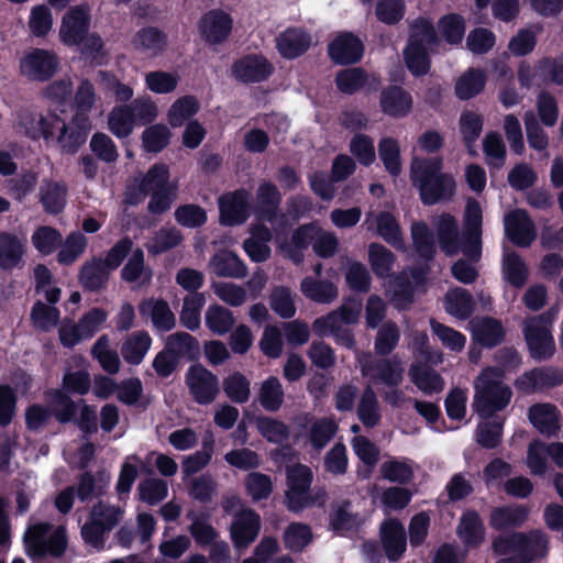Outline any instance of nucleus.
Listing matches in <instances>:
<instances>
[{"mask_svg": "<svg viewBox=\"0 0 563 563\" xmlns=\"http://www.w3.org/2000/svg\"><path fill=\"white\" fill-rule=\"evenodd\" d=\"M441 157L415 158L411 163L410 178L418 189L419 197L424 206H434L450 201L456 191L453 176L443 173Z\"/></svg>", "mask_w": 563, "mask_h": 563, "instance_id": "1", "label": "nucleus"}, {"mask_svg": "<svg viewBox=\"0 0 563 563\" xmlns=\"http://www.w3.org/2000/svg\"><path fill=\"white\" fill-rule=\"evenodd\" d=\"M473 409L482 419L503 411L512 397L511 388L503 382V369L486 367L475 383Z\"/></svg>", "mask_w": 563, "mask_h": 563, "instance_id": "2", "label": "nucleus"}, {"mask_svg": "<svg viewBox=\"0 0 563 563\" xmlns=\"http://www.w3.org/2000/svg\"><path fill=\"white\" fill-rule=\"evenodd\" d=\"M555 320L552 310L528 318L522 328L530 357L537 362L551 360L555 354V341L551 332Z\"/></svg>", "mask_w": 563, "mask_h": 563, "instance_id": "3", "label": "nucleus"}, {"mask_svg": "<svg viewBox=\"0 0 563 563\" xmlns=\"http://www.w3.org/2000/svg\"><path fill=\"white\" fill-rule=\"evenodd\" d=\"M52 526L37 522L26 530L23 537L25 552L30 558H60L67 549V536L64 528H57L48 538Z\"/></svg>", "mask_w": 563, "mask_h": 563, "instance_id": "4", "label": "nucleus"}, {"mask_svg": "<svg viewBox=\"0 0 563 563\" xmlns=\"http://www.w3.org/2000/svg\"><path fill=\"white\" fill-rule=\"evenodd\" d=\"M231 76L243 85L262 84L275 73L274 64L262 53H247L231 65Z\"/></svg>", "mask_w": 563, "mask_h": 563, "instance_id": "5", "label": "nucleus"}, {"mask_svg": "<svg viewBox=\"0 0 563 563\" xmlns=\"http://www.w3.org/2000/svg\"><path fill=\"white\" fill-rule=\"evenodd\" d=\"M185 383L190 396L199 405L212 404L220 393L218 376L200 363L188 367Z\"/></svg>", "mask_w": 563, "mask_h": 563, "instance_id": "6", "label": "nucleus"}, {"mask_svg": "<svg viewBox=\"0 0 563 563\" xmlns=\"http://www.w3.org/2000/svg\"><path fill=\"white\" fill-rule=\"evenodd\" d=\"M59 67V60L54 52L33 48L20 60L21 75L31 81L45 82L51 80Z\"/></svg>", "mask_w": 563, "mask_h": 563, "instance_id": "7", "label": "nucleus"}, {"mask_svg": "<svg viewBox=\"0 0 563 563\" xmlns=\"http://www.w3.org/2000/svg\"><path fill=\"white\" fill-rule=\"evenodd\" d=\"M250 198L251 194L245 188L220 196L218 205L221 224L228 227L244 224L253 213Z\"/></svg>", "mask_w": 563, "mask_h": 563, "instance_id": "8", "label": "nucleus"}, {"mask_svg": "<svg viewBox=\"0 0 563 563\" xmlns=\"http://www.w3.org/2000/svg\"><path fill=\"white\" fill-rule=\"evenodd\" d=\"M283 196L277 186L271 181H263L256 190L255 203L252 211L257 221H267L271 224L286 222V214L280 211Z\"/></svg>", "mask_w": 563, "mask_h": 563, "instance_id": "9", "label": "nucleus"}, {"mask_svg": "<svg viewBox=\"0 0 563 563\" xmlns=\"http://www.w3.org/2000/svg\"><path fill=\"white\" fill-rule=\"evenodd\" d=\"M516 554L503 559L506 563H532L548 553L549 540L541 530L515 532Z\"/></svg>", "mask_w": 563, "mask_h": 563, "instance_id": "10", "label": "nucleus"}, {"mask_svg": "<svg viewBox=\"0 0 563 563\" xmlns=\"http://www.w3.org/2000/svg\"><path fill=\"white\" fill-rule=\"evenodd\" d=\"M60 133L57 136V143L63 154L75 155L79 148L86 143L91 131V122L89 117L81 113H75L69 121L65 123L62 119Z\"/></svg>", "mask_w": 563, "mask_h": 563, "instance_id": "11", "label": "nucleus"}, {"mask_svg": "<svg viewBox=\"0 0 563 563\" xmlns=\"http://www.w3.org/2000/svg\"><path fill=\"white\" fill-rule=\"evenodd\" d=\"M505 234L518 247H529L537 238L536 225L525 209H515L505 214Z\"/></svg>", "mask_w": 563, "mask_h": 563, "instance_id": "12", "label": "nucleus"}, {"mask_svg": "<svg viewBox=\"0 0 563 563\" xmlns=\"http://www.w3.org/2000/svg\"><path fill=\"white\" fill-rule=\"evenodd\" d=\"M563 384V371L553 366L534 367L516 378L514 385L523 394L550 389Z\"/></svg>", "mask_w": 563, "mask_h": 563, "instance_id": "13", "label": "nucleus"}, {"mask_svg": "<svg viewBox=\"0 0 563 563\" xmlns=\"http://www.w3.org/2000/svg\"><path fill=\"white\" fill-rule=\"evenodd\" d=\"M379 540L390 562L400 560L407 550V532L398 518H387L379 526Z\"/></svg>", "mask_w": 563, "mask_h": 563, "instance_id": "14", "label": "nucleus"}, {"mask_svg": "<svg viewBox=\"0 0 563 563\" xmlns=\"http://www.w3.org/2000/svg\"><path fill=\"white\" fill-rule=\"evenodd\" d=\"M260 530V515L251 508L241 510L234 516L231 523V540L236 549H245L256 540Z\"/></svg>", "mask_w": 563, "mask_h": 563, "instance_id": "15", "label": "nucleus"}, {"mask_svg": "<svg viewBox=\"0 0 563 563\" xmlns=\"http://www.w3.org/2000/svg\"><path fill=\"white\" fill-rule=\"evenodd\" d=\"M361 372L363 376H368L373 380H378L388 387H397L404 379V369L397 360L367 358L361 362Z\"/></svg>", "mask_w": 563, "mask_h": 563, "instance_id": "16", "label": "nucleus"}, {"mask_svg": "<svg viewBox=\"0 0 563 563\" xmlns=\"http://www.w3.org/2000/svg\"><path fill=\"white\" fill-rule=\"evenodd\" d=\"M411 95L400 86L385 87L379 97V107L384 114L400 119L407 117L412 110Z\"/></svg>", "mask_w": 563, "mask_h": 563, "instance_id": "17", "label": "nucleus"}, {"mask_svg": "<svg viewBox=\"0 0 563 563\" xmlns=\"http://www.w3.org/2000/svg\"><path fill=\"white\" fill-rule=\"evenodd\" d=\"M139 312L142 317H150L153 327L159 332H168L176 327V317L168 302L162 298L142 300Z\"/></svg>", "mask_w": 563, "mask_h": 563, "instance_id": "18", "label": "nucleus"}, {"mask_svg": "<svg viewBox=\"0 0 563 563\" xmlns=\"http://www.w3.org/2000/svg\"><path fill=\"white\" fill-rule=\"evenodd\" d=\"M111 272L101 262V257L86 261L78 273V283L85 291L98 292L107 288Z\"/></svg>", "mask_w": 563, "mask_h": 563, "instance_id": "19", "label": "nucleus"}, {"mask_svg": "<svg viewBox=\"0 0 563 563\" xmlns=\"http://www.w3.org/2000/svg\"><path fill=\"white\" fill-rule=\"evenodd\" d=\"M364 45L361 37H334L328 45V54L336 65H352L362 59Z\"/></svg>", "mask_w": 563, "mask_h": 563, "instance_id": "20", "label": "nucleus"}, {"mask_svg": "<svg viewBox=\"0 0 563 563\" xmlns=\"http://www.w3.org/2000/svg\"><path fill=\"white\" fill-rule=\"evenodd\" d=\"M456 534L466 548L476 549L485 540L484 522L476 510H465L456 527Z\"/></svg>", "mask_w": 563, "mask_h": 563, "instance_id": "21", "label": "nucleus"}, {"mask_svg": "<svg viewBox=\"0 0 563 563\" xmlns=\"http://www.w3.org/2000/svg\"><path fill=\"white\" fill-rule=\"evenodd\" d=\"M528 417L531 424L544 435H555L560 429L559 410L552 404L532 405L529 408Z\"/></svg>", "mask_w": 563, "mask_h": 563, "instance_id": "22", "label": "nucleus"}, {"mask_svg": "<svg viewBox=\"0 0 563 563\" xmlns=\"http://www.w3.org/2000/svg\"><path fill=\"white\" fill-rule=\"evenodd\" d=\"M68 188L62 181L48 180L40 187V202L48 214L62 213L67 203Z\"/></svg>", "mask_w": 563, "mask_h": 563, "instance_id": "23", "label": "nucleus"}, {"mask_svg": "<svg viewBox=\"0 0 563 563\" xmlns=\"http://www.w3.org/2000/svg\"><path fill=\"white\" fill-rule=\"evenodd\" d=\"M213 273L219 277L243 278L247 267L243 261L230 250H220L210 260Z\"/></svg>", "mask_w": 563, "mask_h": 563, "instance_id": "24", "label": "nucleus"}, {"mask_svg": "<svg viewBox=\"0 0 563 563\" xmlns=\"http://www.w3.org/2000/svg\"><path fill=\"white\" fill-rule=\"evenodd\" d=\"M45 397L51 405L53 417L62 424L73 422L77 415V402L70 394L59 388H51L45 391Z\"/></svg>", "mask_w": 563, "mask_h": 563, "instance_id": "25", "label": "nucleus"}, {"mask_svg": "<svg viewBox=\"0 0 563 563\" xmlns=\"http://www.w3.org/2000/svg\"><path fill=\"white\" fill-rule=\"evenodd\" d=\"M152 338L145 330L130 334L121 345V355L130 365H139L143 362L151 349Z\"/></svg>", "mask_w": 563, "mask_h": 563, "instance_id": "26", "label": "nucleus"}, {"mask_svg": "<svg viewBox=\"0 0 563 563\" xmlns=\"http://www.w3.org/2000/svg\"><path fill=\"white\" fill-rule=\"evenodd\" d=\"M59 121H62V118L57 114H53L51 118L43 115L36 118L34 114L29 113L21 117L19 124L24 129V134L27 137L32 140H38L40 137L49 140L53 137L54 130Z\"/></svg>", "mask_w": 563, "mask_h": 563, "instance_id": "27", "label": "nucleus"}, {"mask_svg": "<svg viewBox=\"0 0 563 563\" xmlns=\"http://www.w3.org/2000/svg\"><path fill=\"white\" fill-rule=\"evenodd\" d=\"M25 247L13 233L0 232V269L10 271L22 262Z\"/></svg>", "mask_w": 563, "mask_h": 563, "instance_id": "28", "label": "nucleus"}, {"mask_svg": "<svg viewBox=\"0 0 563 563\" xmlns=\"http://www.w3.org/2000/svg\"><path fill=\"white\" fill-rule=\"evenodd\" d=\"M313 239L314 225L301 224L292 232L290 242L282 245V250L295 264H300L303 261V251L309 247Z\"/></svg>", "mask_w": 563, "mask_h": 563, "instance_id": "29", "label": "nucleus"}, {"mask_svg": "<svg viewBox=\"0 0 563 563\" xmlns=\"http://www.w3.org/2000/svg\"><path fill=\"white\" fill-rule=\"evenodd\" d=\"M165 345L180 358L197 362L201 354L199 341L188 332H176L167 336Z\"/></svg>", "mask_w": 563, "mask_h": 563, "instance_id": "30", "label": "nucleus"}, {"mask_svg": "<svg viewBox=\"0 0 563 563\" xmlns=\"http://www.w3.org/2000/svg\"><path fill=\"white\" fill-rule=\"evenodd\" d=\"M529 510L525 506H501L494 508L490 514V526L501 531L508 528L521 527L527 520Z\"/></svg>", "mask_w": 563, "mask_h": 563, "instance_id": "31", "label": "nucleus"}, {"mask_svg": "<svg viewBox=\"0 0 563 563\" xmlns=\"http://www.w3.org/2000/svg\"><path fill=\"white\" fill-rule=\"evenodd\" d=\"M487 81L486 73L481 68L467 69L455 84V96L460 100H470L479 95Z\"/></svg>", "mask_w": 563, "mask_h": 563, "instance_id": "32", "label": "nucleus"}, {"mask_svg": "<svg viewBox=\"0 0 563 563\" xmlns=\"http://www.w3.org/2000/svg\"><path fill=\"white\" fill-rule=\"evenodd\" d=\"M474 308V298L465 288L455 287L445 295V310L457 319H468L473 314Z\"/></svg>", "mask_w": 563, "mask_h": 563, "instance_id": "33", "label": "nucleus"}, {"mask_svg": "<svg viewBox=\"0 0 563 563\" xmlns=\"http://www.w3.org/2000/svg\"><path fill=\"white\" fill-rule=\"evenodd\" d=\"M411 239L416 253L427 263L433 261L437 246L433 232L424 221L413 222L411 225Z\"/></svg>", "mask_w": 563, "mask_h": 563, "instance_id": "34", "label": "nucleus"}, {"mask_svg": "<svg viewBox=\"0 0 563 563\" xmlns=\"http://www.w3.org/2000/svg\"><path fill=\"white\" fill-rule=\"evenodd\" d=\"M437 236L441 250L446 255H454L459 251V227L455 218L450 213H442L437 223Z\"/></svg>", "mask_w": 563, "mask_h": 563, "instance_id": "35", "label": "nucleus"}, {"mask_svg": "<svg viewBox=\"0 0 563 563\" xmlns=\"http://www.w3.org/2000/svg\"><path fill=\"white\" fill-rule=\"evenodd\" d=\"M300 290L305 297L318 303H330L338 297V288L332 282L310 276L301 280Z\"/></svg>", "mask_w": 563, "mask_h": 563, "instance_id": "36", "label": "nucleus"}, {"mask_svg": "<svg viewBox=\"0 0 563 563\" xmlns=\"http://www.w3.org/2000/svg\"><path fill=\"white\" fill-rule=\"evenodd\" d=\"M404 59L410 74L421 77L429 73L431 60L427 48L419 41H410L404 49Z\"/></svg>", "mask_w": 563, "mask_h": 563, "instance_id": "37", "label": "nucleus"}, {"mask_svg": "<svg viewBox=\"0 0 563 563\" xmlns=\"http://www.w3.org/2000/svg\"><path fill=\"white\" fill-rule=\"evenodd\" d=\"M121 279L126 283H136L142 279V284H148L153 272L145 265L144 252L141 247L134 249L128 262L121 269Z\"/></svg>", "mask_w": 563, "mask_h": 563, "instance_id": "38", "label": "nucleus"}, {"mask_svg": "<svg viewBox=\"0 0 563 563\" xmlns=\"http://www.w3.org/2000/svg\"><path fill=\"white\" fill-rule=\"evenodd\" d=\"M205 323L213 334L225 335L233 329L235 317L230 309L212 303L206 310Z\"/></svg>", "mask_w": 563, "mask_h": 563, "instance_id": "39", "label": "nucleus"}, {"mask_svg": "<svg viewBox=\"0 0 563 563\" xmlns=\"http://www.w3.org/2000/svg\"><path fill=\"white\" fill-rule=\"evenodd\" d=\"M255 424L258 433L269 443L283 444L289 440V427L282 420L261 415L255 418Z\"/></svg>", "mask_w": 563, "mask_h": 563, "instance_id": "40", "label": "nucleus"}, {"mask_svg": "<svg viewBox=\"0 0 563 563\" xmlns=\"http://www.w3.org/2000/svg\"><path fill=\"white\" fill-rule=\"evenodd\" d=\"M474 334L481 345L493 349L504 341L506 331L501 321L485 317L478 322Z\"/></svg>", "mask_w": 563, "mask_h": 563, "instance_id": "41", "label": "nucleus"}, {"mask_svg": "<svg viewBox=\"0 0 563 563\" xmlns=\"http://www.w3.org/2000/svg\"><path fill=\"white\" fill-rule=\"evenodd\" d=\"M350 507L351 501L347 499L340 504H333L331 507V511L329 514V528L339 536L353 531L357 526L356 515L349 510Z\"/></svg>", "mask_w": 563, "mask_h": 563, "instance_id": "42", "label": "nucleus"}, {"mask_svg": "<svg viewBox=\"0 0 563 563\" xmlns=\"http://www.w3.org/2000/svg\"><path fill=\"white\" fill-rule=\"evenodd\" d=\"M206 303V297L202 292H195L184 298L183 308L179 313V321L183 327L190 331L200 328L201 310Z\"/></svg>", "mask_w": 563, "mask_h": 563, "instance_id": "43", "label": "nucleus"}, {"mask_svg": "<svg viewBox=\"0 0 563 563\" xmlns=\"http://www.w3.org/2000/svg\"><path fill=\"white\" fill-rule=\"evenodd\" d=\"M285 393L276 376L267 377L261 385L258 401L268 412H277L284 404Z\"/></svg>", "mask_w": 563, "mask_h": 563, "instance_id": "44", "label": "nucleus"}, {"mask_svg": "<svg viewBox=\"0 0 563 563\" xmlns=\"http://www.w3.org/2000/svg\"><path fill=\"white\" fill-rule=\"evenodd\" d=\"M503 273L505 279L515 288H522L529 276V271L517 252H509L504 255Z\"/></svg>", "mask_w": 563, "mask_h": 563, "instance_id": "45", "label": "nucleus"}, {"mask_svg": "<svg viewBox=\"0 0 563 563\" xmlns=\"http://www.w3.org/2000/svg\"><path fill=\"white\" fill-rule=\"evenodd\" d=\"M311 527L302 522H290L283 534L284 547L294 552H302L303 549L312 541Z\"/></svg>", "mask_w": 563, "mask_h": 563, "instance_id": "46", "label": "nucleus"}, {"mask_svg": "<svg viewBox=\"0 0 563 563\" xmlns=\"http://www.w3.org/2000/svg\"><path fill=\"white\" fill-rule=\"evenodd\" d=\"M357 418L366 428H374L380 421L379 402L371 386L363 390L357 406Z\"/></svg>", "mask_w": 563, "mask_h": 563, "instance_id": "47", "label": "nucleus"}, {"mask_svg": "<svg viewBox=\"0 0 563 563\" xmlns=\"http://www.w3.org/2000/svg\"><path fill=\"white\" fill-rule=\"evenodd\" d=\"M378 156L387 173L397 177L401 173L400 146L394 137H383L378 143Z\"/></svg>", "mask_w": 563, "mask_h": 563, "instance_id": "48", "label": "nucleus"}, {"mask_svg": "<svg viewBox=\"0 0 563 563\" xmlns=\"http://www.w3.org/2000/svg\"><path fill=\"white\" fill-rule=\"evenodd\" d=\"M368 261L373 273L378 278H386L390 275L396 255L383 244L372 243L368 247Z\"/></svg>", "mask_w": 563, "mask_h": 563, "instance_id": "49", "label": "nucleus"}, {"mask_svg": "<svg viewBox=\"0 0 563 563\" xmlns=\"http://www.w3.org/2000/svg\"><path fill=\"white\" fill-rule=\"evenodd\" d=\"M89 11L86 5L73 7L63 18L60 35H84L89 30Z\"/></svg>", "mask_w": 563, "mask_h": 563, "instance_id": "50", "label": "nucleus"}, {"mask_svg": "<svg viewBox=\"0 0 563 563\" xmlns=\"http://www.w3.org/2000/svg\"><path fill=\"white\" fill-rule=\"evenodd\" d=\"M109 129L119 139L128 137L135 125L134 113L129 104L117 106L112 109L108 120Z\"/></svg>", "mask_w": 563, "mask_h": 563, "instance_id": "51", "label": "nucleus"}, {"mask_svg": "<svg viewBox=\"0 0 563 563\" xmlns=\"http://www.w3.org/2000/svg\"><path fill=\"white\" fill-rule=\"evenodd\" d=\"M486 420L476 428V442L486 450H493L501 443L505 419Z\"/></svg>", "mask_w": 563, "mask_h": 563, "instance_id": "52", "label": "nucleus"}, {"mask_svg": "<svg viewBox=\"0 0 563 563\" xmlns=\"http://www.w3.org/2000/svg\"><path fill=\"white\" fill-rule=\"evenodd\" d=\"M377 234L388 244L396 249L404 245L401 230L398 221L393 213L382 211L376 217Z\"/></svg>", "mask_w": 563, "mask_h": 563, "instance_id": "53", "label": "nucleus"}, {"mask_svg": "<svg viewBox=\"0 0 563 563\" xmlns=\"http://www.w3.org/2000/svg\"><path fill=\"white\" fill-rule=\"evenodd\" d=\"M400 331L396 322L387 320L383 322L377 331L374 350L379 356L389 355L398 345Z\"/></svg>", "mask_w": 563, "mask_h": 563, "instance_id": "54", "label": "nucleus"}, {"mask_svg": "<svg viewBox=\"0 0 563 563\" xmlns=\"http://www.w3.org/2000/svg\"><path fill=\"white\" fill-rule=\"evenodd\" d=\"M31 240L37 252L44 256L53 254L63 244L60 232L48 225L37 228Z\"/></svg>", "mask_w": 563, "mask_h": 563, "instance_id": "55", "label": "nucleus"}, {"mask_svg": "<svg viewBox=\"0 0 563 563\" xmlns=\"http://www.w3.org/2000/svg\"><path fill=\"white\" fill-rule=\"evenodd\" d=\"M199 111V102L194 96L178 98L169 108L167 121L173 128L181 126Z\"/></svg>", "mask_w": 563, "mask_h": 563, "instance_id": "56", "label": "nucleus"}, {"mask_svg": "<svg viewBox=\"0 0 563 563\" xmlns=\"http://www.w3.org/2000/svg\"><path fill=\"white\" fill-rule=\"evenodd\" d=\"M233 21L222 10H212L206 13L200 20L202 35H228L232 31Z\"/></svg>", "mask_w": 563, "mask_h": 563, "instance_id": "57", "label": "nucleus"}, {"mask_svg": "<svg viewBox=\"0 0 563 563\" xmlns=\"http://www.w3.org/2000/svg\"><path fill=\"white\" fill-rule=\"evenodd\" d=\"M367 73L362 67L340 70L335 76L336 88L345 95H354L367 84Z\"/></svg>", "mask_w": 563, "mask_h": 563, "instance_id": "58", "label": "nucleus"}, {"mask_svg": "<svg viewBox=\"0 0 563 563\" xmlns=\"http://www.w3.org/2000/svg\"><path fill=\"white\" fill-rule=\"evenodd\" d=\"M483 118L474 111L466 110L460 117V132L465 147L472 152L483 131Z\"/></svg>", "mask_w": 563, "mask_h": 563, "instance_id": "59", "label": "nucleus"}, {"mask_svg": "<svg viewBox=\"0 0 563 563\" xmlns=\"http://www.w3.org/2000/svg\"><path fill=\"white\" fill-rule=\"evenodd\" d=\"M227 397L235 404H245L250 399L251 383L245 375L234 372L223 379Z\"/></svg>", "mask_w": 563, "mask_h": 563, "instance_id": "60", "label": "nucleus"}, {"mask_svg": "<svg viewBox=\"0 0 563 563\" xmlns=\"http://www.w3.org/2000/svg\"><path fill=\"white\" fill-rule=\"evenodd\" d=\"M411 380L426 395L440 393L444 388V380L441 375L429 367L412 368Z\"/></svg>", "mask_w": 563, "mask_h": 563, "instance_id": "61", "label": "nucleus"}, {"mask_svg": "<svg viewBox=\"0 0 563 563\" xmlns=\"http://www.w3.org/2000/svg\"><path fill=\"white\" fill-rule=\"evenodd\" d=\"M272 310L283 319H290L296 314V306L291 290L287 286H275L269 295Z\"/></svg>", "mask_w": 563, "mask_h": 563, "instance_id": "62", "label": "nucleus"}, {"mask_svg": "<svg viewBox=\"0 0 563 563\" xmlns=\"http://www.w3.org/2000/svg\"><path fill=\"white\" fill-rule=\"evenodd\" d=\"M170 173L169 167L164 163H155L152 165L145 175L140 179L141 191L147 195L154 190L163 189L173 185L169 181Z\"/></svg>", "mask_w": 563, "mask_h": 563, "instance_id": "63", "label": "nucleus"}, {"mask_svg": "<svg viewBox=\"0 0 563 563\" xmlns=\"http://www.w3.org/2000/svg\"><path fill=\"white\" fill-rule=\"evenodd\" d=\"M338 424L329 418L316 419L309 428V442L314 450L323 449L335 435Z\"/></svg>", "mask_w": 563, "mask_h": 563, "instance_id": "64", "label": "nucleus"}]
</instances>
